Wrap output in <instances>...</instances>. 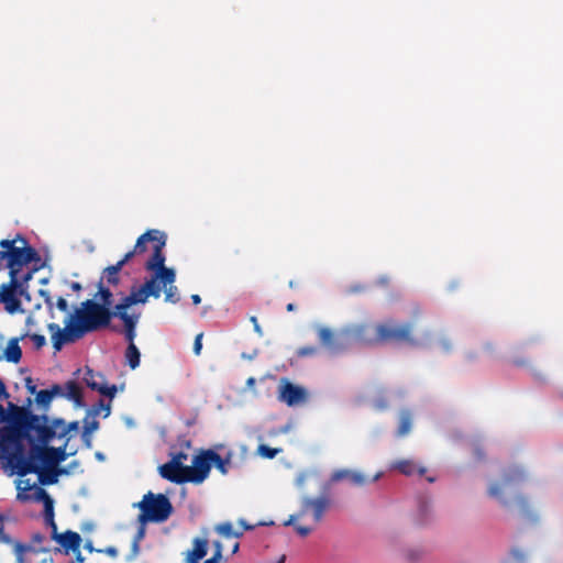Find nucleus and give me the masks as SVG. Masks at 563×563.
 <instances>
[{
    "instance_id": "f257e3e1",
    "label": "nucleus",
    "mask_w": 563,
    "mask_h": 563,
    "mask_svg": "<svg viewBox=\"0 0 563 563\" xmlns=\"http://www.w3.org/2000/svg\"><path fill=\"white\" fill-rule=\"evenodd\" d=\"M95 298H99L101 302L93 299L82 301L65 318L64 329H60L54 322L47 324L55 351H60L65 344L74 343L87 333L107 328L110 324L112 318L115 317V309H110L113 295L109 288L103 286L102 279L98 283V292Z\"/></svg>"
},
{
    "instance_id": "f03ea898",
    "label": "nucleus",
    "mask_w": 563,
    "mask_h": 563,
    "mask_svg": "<svg viewBox=\"0 0 563 563\" xmlns=\"http://www.w3.org/2000/svg\"><path fill=\"white\" fill-rule=\"evenodd\" d=\"M43 420L37 424L47 430V435L37 430H32L30 435L24 441L27 442L30 449L27 455L25 454L24 442L22 445L11 454V460L7 464L11 468V474H16L24 477L31 474L32 471H37L38 464L44 466H57L60 462L67 459L66 446H48L47 444L55 438L57 430L54 427H48V417L42 415Z\"/></svg>"
},
{
    "instance_id": "7ed1b4c3",
    "label": "nucleus",
    "mask_w": 563,
    "mask_h": 563,
    "mask_svg": "<svg viewBox=\"0 0 563 563\" xmlns=\"http://www.w3.org/2000/svg\"><path fill=\"white\" fill-rule=\"evenodd\" d=\"M30 404L31 399H27V405ZM41 420H43L42 415L33 413L29 406L8 402V409H4L0 404V424L8 423L0 427V452L5 460V465L11 460V454L18 451L32 430L47 435V430L37 424Z\"/></svg>"
},
{
    "instance_id": "20e7f679",
    "label": "nucleus",
    "mask_w": 563,
    "mask_h": 563,
    "mask_svg": "<svg viewBox=\"0 0 563 563\" xmlns=\"http://www.w3.org/2000/svg\"><path fill=\"white\" fill-rule=\"evenodd\" d=\"M355 336L366 344L405 342L411 346H423L431 343V334L424 333L422 339L412 335V324H396L394 321L378 323L375 327L362 324L355 328Z\"/></svg>"
},
{
    "instance_id": "39448f33",
    "label": "nucleus",
    "mask_w": 563,
    "mask_h": 563,
    "mask_svg": "<svg viewBox=\"0 0 563 563\" xmlns=\"http://www.w3.org/2000/svg\"><path fill=\"white\" fill-rule=\"evenodd\" d=\"M0 247V260L9 269V275H12L13 272L14 275H18L23 266L41 261L38 252L21 234H16L11 240H1Z\"/></svg>"
},
{
    "instance_id": "423d86ee",
    "label": "nucleus",
    "mask_w": 563,
    "mask_h": 563,
    "mask_svg": "<svg viewBox=\"0 0 563 563\" xmlns=\"http://www.w3.org/2000/svg\"><path fill=\"white\" fill-rule=\"evenodd\" d=\"M141 512L137 521L142 525L146 522H164L173 512V506L169 499L163 494H153L148 492L136 505Z\"/></svg>"
},
{
    "instance_id": "0eeeda50",
    "label": "nucleus",
    "mask_w": 563,
    "mask_h": 563,
    "mask_svg": "<svg viewBox=\"0 0 563 563\" xmlns=\"http://www.w3.org/2000/svg\"><path fill=\"white\" fill-rule=\"evenodd\" d=\"M166 245V235L164 234L156 244L153 245V253L145 263V269L153 272L152 279L167 286V284L175 283L176 273L173 268L165 266L166 257L163 253V249Z\"/></svg>"
},
{
    "instance_id": "6e6552de",
    "label": "nucleus",
    "mask_w": 563,
    "mask_h": 563,
    "mask_svg": "<svg viewBox=\"0 0 563 563\" xmlns=\"http://www.w3.org/2000/svg\"><path fill=\"white\" fill-rule=\"evenodd\" d=\"M9 277V282L0 286V303H3L7 312L14 314L23 311L21 298L30 301L31 296L18 284V275H14V272Z\"/></svg>"
},
{
    "instance_id": "1a4fd4ad",
    "label": "nucleus",
    "mask_w": 563,
    "mask_h": 563,
    "mask_svg": "<svg viewBox=\"0 0 563 563\" xmlns=\"http://www.w3.org/2000/svg\"><path fill=\"white\" fill-rule=\"evenodd\" d=\"M159 298L161 286L155 279H147L139 287L133 286L128 296L123 297L121 302L115 306V310L128 311V309L137 303H145L148 297Z\"/></svg>"
},
{
    "instance_id": "9d476101",
    "label": "nucleus",
    "mask_w": 563,
    "mask_h": 563,
    "mask_svg": "<svg viewBox=\"0 0 563 563\" xmlns=\"http://www.w3.org/2000/svg\"><path fill=\"white\" fill-rule=\"evenodd\" d=\"M332 499L328 494H322L318 497H305L301 500L300 512L297 516H290L285 522V526H289L292 521L299 517L311 514L316 522H320L327 510L330 509Z\"/></svg>"
},
{
    "instance_id": "9b49d317",
    "label": "nucleus",
    "mask_w": 563,
    "mask_h": 563,
    "mask_svg": "<svg viewBox=\"0 0 563 563\" xmlns=\"http://www.w3.org/2000/svg\"><path fill=\"white\" fill-rule=\"evenodd\" d=\"M213 450H201L194 459L191 466H188L190 483L201 484L210 473L213 466Z\"/></svg>"
},
{
    "instance_id": "f8f14e48",
    "label": "nucleus",
    "mask_w": 563,
    "mask_h": 563,
    "mask_svg": "<svg viewBox=\"0 0 563 563\" xmlns=\"http://www.w3.org/2000/svg\"><path fill=\"white\" fill-rule=\"evenodd\" d=\"M318 336L321 344L333 352L342 351L353 339L358 341L355 336V329L335 333L331 329L322 327L318 330Z\"/></svg>"
},
{
    "instance_id": "ddd939ff",
    "label": "nucleus",
    "mask_w": 563,
    "mask_h": 563,
    "mask_svg": "<svg viewBox=\"0 0 563 563\" xmlns=\"http://www.w3.org/2000/svg\"><path fill=\"white\" fill-rule=\"evenodd\" d=\"M307 390L292 384L286 378H282L278 387V400L289 407L298 406L307 401Z\"/></svg>"
},
{
    "instance_id": "4468645a",
    "label": "nucleus",
    "mask_w": 563,
    "mask_h": 563,
    "mask_svg": "<svg viewBox=\"0 0 563 563\" xmlns=\"http://www.w3.org/2000/svg\"><path fill=\"white\" fill-rule=\"evenodd\" d=\"M525 478H526V474L522 468H520L519 466L510 467L503 474L500 484H493L489 487L488 494L492 497L499 499L501 505L507 507L509 505V503H508V500L503 498L501 489L510 487L515 484H518V483L525 481Z\"/></svg>"
},
{
    "instance_id": "2eb2a0df",
    "label": "nucleus",
    "mask_w": 563,
    "mask_h": 563,
    "mask_svg": "<svg viewBox=\"0 0 563 563\" xmlns=\"http://www.w3.org/2000/svg\"><path fill=\"white\" fill-rule=\"evenodd\" d=\"M48 389L53 398L59 396L73 401L77 408L86 407L82 389L76 380H67L65 385L53 384Z\"/></svg>"
},
{
    "instance_id": "dca6fc26",
    "label": "nucleus",
    "mask_w": 563,
    "mask_h": 563,
    "mask_svg": "<svg viewBox=\"0 0 563 563\" xmlns=\"http://www.w3.org/2000/svg\"><path fill=\"white\" fill-rule=\"evenodd\" d=\"M159 474L163 478L175 484L190 483L188 466H184L179 459H172L161 465Z\"/></svg>"
},
{
    "instance_id": "f3484780",
    "label": "nucleus",
    "mask_w": 563,
    "mask_h": 563,
    "mask_svg": "<svg viewBox=\"0 0 563 563\" xmlns=\"http://www.w3.org/2000/svg\"><path fill=\"white\" fill-rule=\"evenodd\" d=\"M82 379L90 389L96 390L110 399L114 398L118 390L117 386H109L106 377L101 373H95L91 368L87 367Z\"/></svg>"
},
{
    "instance_id": "a211bd4d",
    "label": "nucleus",
    "mask_w": 563,
    "mask_h": 563,
    "mask_svg": "<svg viewBox=\"0 0 563 563\" xmlns=\"http://www.w3.org/2000/svg\"><path fill=\"white\" fill-rule=\"evenodd\" d=\"M380 477V473L374 475L371 479L365 476L363 473L353 470H336L332 473L330 481L332 483L347 481L353 486H364L368 483H374Z\"/></svg>"
},
{
    "instance_id": "6ab92c4d",
    "label": "nucleus",
    "mask_w": 563,
    "mask_h": 563,
    "mask_svg": "<svg viewBox=\"0 0 563 563\" xmlns=\"http://www.w3.org/2000/svg\"><path fill=\"white\" fill-rule=\"evenodd\" d=\"M0 542L13 545L16 563H27L25 555L27 553H37L40 551L34 549L32 545H24L19 541H14L9 534L4 532V526L2 522H0Z\"/></svg>"
},
{
    "instance_id": "aec40b11",
    "label": "nucleus",
    "mask_w": 563,
    "mask_h": 563,
    "mask_svg": "<svg viewBox=\"0 0 563 563\" xmlns=\"http://www.w3.org/2000/svg\"><path fill=\"white\" fill-rule=\"evenodd\" d=\"M33 500L43 501L44 504V519L47 526L51 527L52 533H58L57 525L54 520V501L44 488H36L33 495Z\"/></svg>"
},
{
    "instance_id": "412c9836",
    "label": "nucleus",
    "mask_w": 563,
    "mask_h": 563,
    "mask_svg": "<svg viewBox=\"0 0 563 563\" xmlns=\"http://www.w3.org/2000/svg\"><path fill=\"white\" fill-rule=\"evenodd\" d=\"M115 317L119 318L124 325V339L128 345L135 344L134 340L136 336V325L140 319V314H129L128 311L115 310Z\"/></svg>"
},
{
    "instance_id": "4be33fe9",
    "label": "nucleus",
    "mask_w": 563,
    "mask_h": 563,
    "mask_svg": "<svg viewBox=\"0 0 563 563\" xmlns=\"http://www.w3.org/2000/svg\"><path fill=\"white\" fill-rule=\"evenodd\" d=\"M51 538L58 542L66 553L68 551L76 552L80 549L81 537L78 532L67 530L63 533H52Z\"/></svg>"
},
{
    "instance_id": "5701e85b",
    "label": "nucleus",
    "mask_w": 563,
    "mask_h": 563,
    "mask_svg": "<svg viewBox=\"0 0 563 563\" xmlns=\"http://www.w3.org/2000/svg\"><path fill=\"white\" fill-rule=\"evenodd\" d=\"M209 542L203 538H195L192 540V549L187 552L186 563H200L208 553Z\"/></svg>"
},
{
    "instance_id": "b1692460",
    "label": "nucleus",
    "mask_w": 563,
    "mask_h": 563,
    "mask_svg": "<svg viewBox=\"0 0 563 563\" xmlns=\"http://www.w3.org/2000/svg\"><path fill=\"white\" fill-rule=\"evenodd\" d=\"M26 335H27V333H25L19 338H11L8 341L7 347L3 351V357L5 358V361L13 363V364L20 363V361L22 358V350L19 345V342L21 340H23L24 338H26Z\"/></svg>"
},
{
    "instance_id": "393cba45",
    "label": "nucleus",
    "mask_w": 563,
    "mask_h": 563,
    "mask_svg": "<svg viewBox=\"0 0 563 563\" xmlns=\"http://www.w3.org/2000/svg\"><path fill=\"white\" fill-rule=\"evenodd\" d=\"M32 473L37 474L38 483L41 485H53L57 483L58 474L60 473L56 466H44L43 464H38L37 471H32Z\"/></svg>"
},
{
    "instance_id": "a878e982",
    "label": "nucleus",
    "mask_w": 563,
    "mask_h": 563,
    "mask_svg": "<svg viewBox=\"0 0 563 563\" xmlns=\"http://www.w3.org/2000/svg\"><path fill=\"white\" fill-rule=\"evenodd\" d=\"M164 234L165 233L159 230H155V229L148 230L139 236V239L136 240V243L134 245V249L140 254H142V253L146 252V250H147V246H146L147 242H152L154 245L157 243L158 240H161L163 238Z\"/></svg>"
},
{
    "instance_id": "bb28decb",
    "label": "nucleus",
    "mask_w": 563,
    "mask_h": 563,
    "mask_svg": "<svg viewBox=\"0 0 563 563\" xmlns=\"http://www.w3.org/2000/svg\"><path fill=\"white\" fill-rule=\"evenodd\" d=\"M393 467L406 476H411L415 473H418L419 475H423L427 471L426 467L418 466L411 460H399L393 464Z\"/></svg>"
},
{
    "instance_id": "cd10ccee",
    "label": "nucleus",
    "mask_w": 563,
    "mask_h": 563,
    "mask_svg": "<svg viewBox=\"0 0 563 563\" xmlns=\"http://www.w3.org/2000/svg\"><path fill=\"white\" fill-rule=\"evenodd\" d=\"M36 488H40L36 486L35 483H31L30 479H19L16 482V489H18V496L16 498L21 501H27L33 499V495L36 492Z\"/></svg>"
},
{
    "instance_id": "c85d7f7f",
    "label": "nucleus",
    "mask_w": 563,
    "mask_h": 563,
    "mask_svg": "<svg viewBox=\"0 0 563 563\" xmlns=\"http://www.w3.org/2000/svg\"><path fill=\"white\" fill-rule=\"evenodd\" d=\"M48 427H54L57 430L56 435L62 439L65 438L69 432L77 431L79 428L78 421L69 422L68 424L60 418L53 419L51 423L48 422Z\"/></svg>"
},
{
    "instance_id": "c756f323",
    "label": "nucleus",
    "mask_w": 563,
    "mask_h": 563,
    "mask_svg": "<svg viewBox=\"0 0 563 563\" xmlns=\"http://www.w3.org/2000/svg\"><path fill=\"white\" fill-rule=\"evenodd\" d=\"M213 466L222 474L227 475L229 473L230 466L232 464L233 453L231 451L227 452L224 456H221L213 450Z\"/></svg>"
},
{
    "instance_id": "7c9ffc66",
    "label": "nucleus",
    "mask_w": 563,
    "mask_h": 563,
    "mask_svg": "<svg viewBox=\"0 0 563 563\" xmlns=\"http://www.w3.org/2000/svg\"><path fill=\"white\" fill-rule=\"evenodd\" d=\"M124 356H125L128 365L132 369H135L136 367H139L141 353L135 344L128 345Z\"/></svg>"
},
{
    "instance_id": "2f4dec72",
    "label": "nucleus",
    "mask_w": 563,
    "mask_h": 563,
    "mask_svg": "<svg viewBox=\"0 0 563 563\" xmlns=\"http://www.w3.org/2000/svg\"><path fill=\"white\" fill-rule=\"evenodd\" d=\"M411 424H412V416H411L410 411L402 410L399 416V427H398L397 434L399 437H404L407 433H409V431L411 429Z\"/></svg>"
},
{
    "instance_id": "473e14b6",
    "label": "nucleus",
    "mask_w": 563,
    "mask_h": 563,
    "mask_svg": "<svg viewBox=\"0 0 563 563\" xmlns=\"http://www.w3.org/2000/svg\"><path fill=\"white\" fill-rule=\"evenodd\" d=\"M214 529L224 538H240L243 536V531H234L233 525L229 521L217 525Z\"/></svg>"
},
{
    "instance_id": "72a5a7b5",
    "label": "nucleus",
    "mask_w": 563,
    "mask_h": 563,
    "mask_svg": "<svg viewBox=\"0 0 563 563\" xmlns=\"http://www.w3.org/2000/svg\"><path fill=\"white\" fill-rule=\"evenodd\" d=\"M516 504L520 510V514L526 517L527 519H530V520H536V516L533 514V511L531 510L530 508V505H529V501L528 499L522 496V495H518L516 497Z\"/></svg>"
},
{
    "instance_id": "f704fd0d",
    "label": "nucleus",
    "mask_w": 563,
    "mask_h": 563,
    "mask_svg": "<svg viewBox=\"0 0 563 563\" xmlns=\"http://www.w3.org/2000/svg\"><path fill=\"white\" fill-rule=\"evenodd\" d=\"M122 267L117 263L114 265L108 266L103 271V276L106 277L108 284L118 285L120 282L119 273Z\"/></svg>"
},
{
    "instance_id": "c9c22d12",
    "label": "nucleus",
    "mask_w": 563,
    "mask_h": 563,
    "mask_svg": "<svg viewBox=\"0 0 563 563\" xmlns=\"http://www.w3.org/2000/svg\"><path fill=\"white\" fill-rule=\"evenodd\" d=\"M103 411V417L107 418L111 412V404L104 402L103 399H99L88 411V416L96 417Z\"/></svg>"
},
{
    "instance_id": "e433bc0d",
    "label": "nucleus",
    "mask_w": 563,
    "mask_h": 563,
    "mask_svg": "<svg viewBox=\"0 0 563 563\" xmlns=\"http://www.w3.org/2000/svg\"><path fill=\"white\" fill-rule=\"evenodd\" d=\"M161 290L164 289L165 300L167 302L177 303L180 300L178 288L174 285V283L167 284V286H163L159 284Z\"/></svg>"
},
{
    "instance_id": "4c0bfd02",
    "label": "nucleus",
    "mask_w": 563,
    "mask_h": 563,
    "mask_svg": "<svg viewBox=\"0 0 563 563\" xmlns=\"http://www.w3.org/2000/svg\"><path fill=\"white\" fill-rule=\"evenodd\" d=\"M53 400L49 389H42L36 393L35 401L43 409H47Z\"/></svg>"
},
{
    "instance_id": "58836bf2",
    "label": "nucleus",
    "mask_w": 563,
    "mask_h": 563,
    "mask_svg": "<svg viewBox=\"0 0 563 563\" xmlns=\"http://www.w3.org/2000/svg\"><path fill=\"white\" fill-rule=\"evenodd\" d=\"M31 541H32L31 545L34 547V549L40 550V551L37 553H27L25 555L27 563H31V561L29 560L30 555H37L38 553H47L49 551V549H47V548H36L37 544L40 545L44 541V536L42 533H40V532L33 533L31 537Z\"/></svg>"
},
{
    "instance_id": "ea45409f",
    "label": "nucleus",
    "mask_w": 563,
    "mask_h": 563,
    "mask_svg": "<svg viewBox=\"0 0 563 563\" xmlns=\"http://www.w3.org/2000/svg\"><path fill=\"white\" fill-rule=\"evenodd\" d=\"M430 514V506L427 501H421L418 509V518L417 521L419 525H424L428 522V517Z\"/></svg>"
},
{
    "instance_id": "a19ab883",
    "label": "nucleus",
    "mask_w": 563,
    "mask_h": 563,
    "mask_svg": "<svg viewBox=\"0 0 563 563\" xmlns=\"http://www.w3.org/2000/svg\"><path fill=\"white\" fill-rule=\"evenodd\" d=\"M257 451H258L260 455L263 457L274 459L282 451V449H274L268 445L261 444L258 446Z\"/></svg>"
},
{
    "instance_id": "79ce46f5",
    "label": "nucleus",
    "mask_w": 563,
    "mask_h": 563,
    "mask_svg": "<svg viewBox=\"0 0 563 563\" xmlns=\"http://www.w3.org/2000/svg\"><path fill=\"white\" fill-rule=\"evenodd\" d=\"M40 296L43 298L44 303H45L51 317L53 318L54 317L53 297L51 296V294L47 290H43V289L40 290Z\"/></svg>"
},
{
    "instance_id": "37998d69",
    "label": "nucleus",
    "mask_w": 563,
    "mask_h": 563,
    "mask_svg": "<svg viewBox=\"0 0 563 563\" xmlns=\"http://www.w3.org/2000/svg\"><path fill=\"white\" fill-rule=\"evenodd\" d=\"M319 352L318 346L316 345H308V346H301L297 350V355L300 357H307V356H313Z\"/></svg>"
},
{
    "instance_id": "c03bdc74",
    "label": "nucleus",
    "mask_w": 563,
    "mask_h": 563,
    "mask_svg": "<svg viewBox=\"0 0 563 563\" xmlns=\"http://www.w3.org/2000/svg\"><path fill=\"white\" fill-rule=\"evenodd\" d=\"M26 338L31 339V341L33 342L34 347L36 350L42 349L46 344V339L43 334H37V333L29 334L27 333Z\"/></svg>"
},
{
    "instance_id": "a18cd8bd",
    "label": "nucleus",
    "mask_w": 563,
    "mask_h": 563,
    "mask_svg": "<svg viewBox=\"0 0 563 563\" xmlns=\"http://www.w3.org/2000/svg\"><path fill=\"white\" fill-rule=\"evenodd\" d=\"M98 428H99V421L98 420L93 419V420H91L89 422L85 421L82 438H87L93 431L98 430Z\"/></svg>"
},
{
    "instance_id": "49530a36",
    "label": "nucleus",
    "mask_w": 563,
    "mask_h": 563,
    "mask_svg": "<svg viewBox=\"0 0 563 563\" xmlns=\"http://www.w3.org/2000/svg\"><path fill=\"white\" fill-rule=\"evenodd\" d=\"M33 273L34 271H30L21 276L18 274V284L26 291H29V282L32 279Z\"/></svg>"
},
{
    "instance_id": "de8ad7c7",
    "label": "nucleus",
    "mask_w": 563,
    "mask_h": 563,
    "mask_svg": "<svg viewBox=\"0 0 563 563\" xmlns=\"http://www.w3.org/2000/svg\"><path fill=\"white\" fill-rule=\"evenodd\" d=\"M439 345H440L441 350H442L443 352H445V353L451 352V351H452V347H453V343H452V341H451L448 336H445V335H443V336L439 340Z\"/></svg>"
},
{
    "instance_id": "09e8293b",
    "label": "nucleus",
    "mask_w": 563,
    "mask_h": 563,
    "mask_svg": "<svg viewBox=\"0 0 563 563\" xmlns=\"http://www.w3.org/2000/svg\"><path fill=\"white\" fill-rule=\"evenodd\" d=\"M202 336H203V333H199L196 335L195 338V342H194V353L196 355H199L201 353V349H202Z\"/></svg>"
},
{
    "instance_id": "8fccbe9b",
    "label": "nucleus",
    "mask_w": 563,
    "mask_h": 563,
    "mask_svg": "<svg viewBox=\"0 0 563 563\" xmlns=\"http://www.w3.org/2000/svg\"><path fill=\"white\" fill-rule=\"evenodd\" d=\"M56 307L57 309H59L62 312H68L69 310V305L67 302V300L64 298V297H58L57 300H56Z\"/></svg>"
},
{
    "instance_id": "3c124183",
    "label": "nucleus",
    "mask_w": 563,
    "mask_h": 563,
    "mask_svg": "<svg viewBox=\"0 0 563 563\" xmlns=\"http://www.w3.org/2000/svg\"><path fill=\"white\" fill-rule=\"evenodd\" d=\"M140 254L135 249L128 252L122 260L118 262V264L123 267L134 255Z\"/></svg>"
},
{
    "instance_id": "603ef678",
    "label": "nucleus",
    "mask_w": 563,
    "mask_h": 563,
    "mask_svg": "<svg viewBox=\"0 0 563 563\" xmlns=\"http://www.w3.org/2000/svg\"><path fill=\"white\" fill-rule=\"evenodd\" d=\"M295 529H296L297 533L301 537H307L312 530L309 527L300 526V525L295 526Z\"/></svg>"
},
{
    "instance_id": "864d4df0",
    "label": "nucleus",
    "mask_w": 563,
    "mask_h": 563,
    "mask_svg": "<svg viewBox=\"0 0 563 563\" xmlns=\"http://www.w3.org/2000/svg\"><path fill=\"white\" fill-rule=\"evenodd\" d=\"M9 398H10V394L7 389V386H5L4 382H1L0 383V399L8 400Z\"/></svg>"
},
{
    "instance_id": "5fc2aeb1",
    "label": "nucleus",
    "mask_w": 563,
    "mask_h": 563,
    "mask_svg": "<svg viewBox=\"0 0 563 563\" xmlns=\"http://www.w3.org/2000/svg\"><path fill=\"white\" fill-rule=\"evenodd\" d=\"M25 387H26V389H27V391L30 394H32V395L35 394L36 395V393H37L36 391V386L33 384V380H32L31 377L25 378Z\"/></svg>"
},
{
    "instance_id": "6e6d98bb",
    "label": "nucleus",
    "mask_w": 563,
    "mask_h": 563,
    "mask_svg": "<svg viewBox=\"0 0 563 563\" xmlns=\"http://www.w3.org/2000/svg\"><path fill=\"white\" fill-rule=\"evenodd\" d=\"M139 552H140V543H136V541L133 540L129 560H133L139 554Z\"/></svg>"
},
{
    "instance_id": "4d7b16f0",
    "label": "nucleus",
    "mask_w": 563,
    "mask_h": 563,
    "mask_svg": "<svg viewBox=\"0 0 563 563\" xmlns=\"http://www.w3.org/2000/svg\"><path fill=\"white\" fill-rule=\"evenodd\" d=\"M511 555L514 556L515 560H517L518 562H523L525 561V553L519 550V549H515L511 551Z\"/></svg>"
},
{
    "instance_id": "13d9d810",
    "label": "nucleus",
    "mask_w": 563,
    "mask_h": 563,
    "mask_svg": "<svg viewBox=\"0 0 563 563\" xmlns=\"http://www.w3.org/2000/svg\"><path fill=\"white\" fill-rule=\"evenodd\" d=\"M213 548H214L213 555L218 554L219 558H223L222 556V550H223L222 543L220 541H214L213 542Z\"/></svg>"
},
{
    "instance_id": "bf43d9fd",
    "label": "nucleus",
    "mask_w": 563,
    "mask_h": 563,
    "mask_svg": "<svg viewBox=\"0 0 563 563\" xmlns=\"http://www.w3.org/2000/svg\"><path fill=\"white\" fill-rule=\"evenodd\" d=\"M144 534H145V528H144V525L141 523V527L133 540L136 541V543H140L141 540L144 538Z\"/></svg>"
},
{
    "instance_id": "052dcab7",
    "label": "nucleus",
    "mask_w": 563,
    "mask_h": 563,
    "mask_svg": "<svg viewBox=\"0 0 563 563\" xmlns=\"http://www.w3.org/2000/svg\"><path fill=\"white\" fill-rule=\"evenodd\" d=\"M100 552H104L106 554H108L111 558L118 556V550L114 547H108L104 550H100Z\"/></svg>"
},
{
    "instance_id": "680f3d73",
    "label": "nucleus",
    "mask_w": 563,
    "mask_h": 563,
    "mask_svg": "<svg viewBox=\"0 0 563 563\" xmlns=\"http://www.w3.org/2000/svg\"><path fill=\"white\" fill-rule=\"evenodd\" d=\"M512 364L516 366H527V365H529V362L525 358L514 357Z\"/></svg>"
},
{
    "instance_id": "e2e57ef3",
    "label": "nucleus",
    "mask_w": 563,
    "mask_h": 563,
    "mask_svg": "<svg viewBox=\"0 0 563 563\" xmlns=\"http://www.w3.org/2000/svg\"><path fill=\"white\" fill-rule=\"evenodd\" d=\"M203 563H225L223 558H219V555H212L210 559L206 560Z\"/></svg>"
},
{
    "instance_id": "0e129e2a",
    "label": "nucleus",
    "mask_w": 563,
    "mask_h": 563,
    "mask_svg": "<svg viewBox=\"0 0 563 563\" xmlns=\"http://www.w3.org/2000/svg\"><path fill=\"white\" fill-rule=\"evenodd\" d=\"M250 320H251V322L253 323L254 330H255L260 335H262V334H263V332H262V329H261V327H260V324H258L257 318H256V317H251V319H250Z\"/></svg>"
},
{
    "instance_id": "69168bd1",
    "label": "nucleus",
    "mask_w": 563,
    "mask_h": 563,
    "mask_svg": "<svg viewBox=\"0 0 563 563\" xmlns=\"http://www.w3.org/2000/svg\"><path fill=\"white\" fill-rule=\"evenodd\" d=\"M239 525L243 528V530H252L254 528V526L249 525L244 519H240Z\"/></svg>"
},
{
    "instance_id": "338daca9",
    "label": "nucleus",
    "mask_w": 563,
    "mask_h": 563,
    "mask_svg": "<svg viewBox=\"0 0 563 563\" xmlns=\"http://www.w3.org/2000/svg\"><path fill=\"white\" fill-rule=\"evenodd\" d=\"M69 286H70L71 290H74L76 292H78L82 289V286L78 282H71Z\"/></svg>"
},
{
    "instance_id": "774afa93",
    "label": "nucleus",
    "mask_w": 563,
    "mask_h": 563,
    "mask_svg": "<svg viewBox=\"0 0 563 563\" xmlns=\"http://www.w3.org/2000/svg\"><path fill=\"white\" fill-rule=\"evenodd\" d=\"M76 558H75V562L74 563H84L85 561V558L81 555L80 551H76Z\"/></svg>"
}]
</instances>
